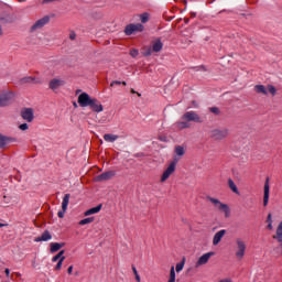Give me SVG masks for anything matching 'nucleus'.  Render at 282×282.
<instances>
[{"mask_svg":"<svg viewBox=\"0 0 282 282\" xmlns=\"http://www.w3.org/2000/svg\"><path fill=\"white\" fill-rule=\"evenodd\" d=\"M207 202H210V204L214 206L216 210L219 213H223L224 217L228 219L230 217V206L228 204L221 203L218 198L215 197H207Z\"/></svg>","mask_w":282,"mask_h":282,"instance_id":"f257e3e1","label":"nucleus"},{"mask_svg":"<svg viewBox=\"0 0 282 282\" xmlns=\"http://www.w3.org/2000/svg\"><path fill=\"white\" fill-rule=\"evenodd\" d=\"M246 241H243V239L241 238H237L236 239V259H238V261H241V259H243L246 257Z\"/></svg>","mask_w":282,"mask_h":282,"instance_id":"f03ea898","label":"nucleus"},{"mask_svg":"<svg viewBox=\"0 0 282 282\" xmlns=\"http://www.w3.org/2000/svg\"><path fill=\"white\" fill-rule=\"evenodd\" d=\"M254 91L257 94H262L263 96H268V94H271V96H276V88L272 85H268L267 87L263 85H257L254 86Z\"/></svg>","mask_w":282,"mask_h":282,"instance_id":"7ed1b4c3","label":"nucleus"},{"mask_svg":"<svg viewBox=\"0 0 282 282\" xmlns=\"http://www.w3.org/2000/svg\"><path fill=\"white\" fill-rule=\"evenodd\" d=\"M175 169H177V163L175 161H172L163 171L160 182L164 184V182H166V180H169V177H171V175L175 173Z\"/></svg>","mask_w":282,"mask_h":282,"instance_id":"20e7f679","label":"nucleus"},{"mask_svg":"<svg viewBox=\"0 0 282 282\" xmlns=\"http://www.w3.org/2000/svg\"><path fill=\"white\" fill-rule=\"evenodd\" d=\"M14 102V95L11 91H6L0 95V107H8Z\"/></svg>","mask_w":282,"mask_h":282,"instance_id":"39448f33","label":"nucleus"},{"mask_svg":"<svg viewBox=\"0 0 282 282\" xmlns=\"http://www.w3.org/2000/svg\"><path fill=\"white\" fill-rule=\"evenodd\" d=\"M61 87H65V79L61 78V77H55L53 79L50 80L48 83V88L52 91H58Z\"/></svg>","mask_w":282,"mask_h":282,"instance_id":"423d86ee","label":"nucleus"},{"mask_svg":"<svg viewBox=\"0 0 282 282\" xmlns=\"http://www.w3.org/2000/svg\"><path fill=\"white\" fill-rule=\"evenodd\" d=\"M182 120H185L186 122H202V118L195 111L185 112Z\"/></svg>","mask_w":282,"mask_h":282,"instance_id":"0eeeda50","label":"nucleus"},{"mask_svg":"<svg viewBox=\"0 0 282 282\" xmlns=\"http://www.w3.org/2000/svg\"><path fill=\"white\" fill-rule=\"evenodd\" d=\"M215 257V252L209 251L200 256L196 261V268H202V265H206L210 261V258Z\"/></svg>","mask_w":282,"mask_h":282,"instance_id":"6e6552de","label":"nucleus"},{"mask_svg":"<svg viewBox=\"0 0 282 282\" xmlns=\"http://www.w3.org/2000/svg\"><path fill=\"white\" fill-rule=\"evenodd\" d=\"M230 131L227 128L224 129H215L212 131V137L215 140H224V138H228Z\"/></svg>","mask_w":282,"mask_h":282,"instance_id":"1a4fd4ad","label":"nucleus"},{"mask_svg":"<svg viewBox=\"0 0 282 282\" xmlns=\"http://www.w3.org/2000/svg\"><path fill=\"white\" fill-rule=\"evenodd\" d=\"M94 98H90L89 97V94L87 93H82L79 96H78V99H77V102L79 105V107H89V105L91 104V100Z\"/></svg>","mask_w":282,"mask_h":282,"instance_id":"9d476101","label":"nucleus"},{"mask_svg":"<svg viewBox=\"0 0 282 282\" xmlns=\"http://www.w3.org/2000/svg\"><path fill=\"white\" fill-rule=\"evenodd\" d=\"M144 30V25L142 24H129L126 26V34L127 36H131V34H135V32H142Z\"/></svg>","mask_w":282,"mask_h":282,"instance_id":"9b49d317","label":"nucleus"},{"mask_svg":"<svg viewBox=\"0 0 282 282\" xmlns=\"http://www.w3.org/2000/svg\"><path fill=\"white\" fill-rule=\"evenodd\" d=\"M69 194H65L63 202H62V210L57 213V217H59V219H63V217H65V213H67V207L69 206Z\"/></svg>","mask_w":282,"mask_h":282,"instance_id":"f8f14e48","label":"nucleus"},{"mask_svg":"<svg viewBox=\"0 0 282 282\" xmlns=\"http://www.w3.org/2000/svg\"><path fill=\"white\" fill-rule=\"evenodd\" d=\"M270 202V178H267L263 187V206H268Z\"/></svg>","mask_w":282,"mask_h":282,"instance_id":"ddd939ff","label":"nucleus"},{"mask_svg":"<svg viewBox=\"0 0 282 282\" xmlns=\"http://www.w3.org/2000/svg\"><path fill=\"white\" fill-rule=\"evenodd\" d=\"M116 176V172L113 171H108L104 172L102 174H99L95 177L96 182H107V180H111V177Z\"/></svg>","mask_w":282,"mask_h":282,"instance_id":"4468645a","label":"nucleus"},{"mask_svg":"<svg viewBox=\"0 0 282 282\" xmlns=\"http://www.w3.org/2000/svg\"><path fill=\"white\" fill-rule=\"evenodd\" d=\"M12 142H17L14 137L0 134V149H6V147H8V144H12Z\"/></svg>","mask_w":282,"mask_h":282,"instance_id":"2eb2a0df","label":"nucleus"},{"mask_svg":"<svg viewBox=\"0 0 282 282\" xmlns=\"http://www.w3.org/2000/svg\"><path fill=\"white\" fill-rule=\"evenodd\" d=\"M88 107H90L91 111H95L96 113L104 111L102 104H100L96 98H93Z\"/></svg>","mask_w":282,"mask_h":282,"instance_id":"dca6fc26","label":"nucleus"},{"mask_svg":"<svg viewBox=\"0 0 282 282\" xmlns=\"http://www.w3.org/2000/svg\"><path fill=\"white\" fill-rule=\"evenodd\" d=\"M21 116L26 122H32V120H34V110H32V108H26L22 110Z\"/></svg>","mask_w":282,"mask_h":282,"instance_id":"f3484780","label":"nucleus"},{"mask_svg":"<svg viewBox=\"0 0 282 282\" xmlns=\"http://www.w3.org/2000/svg\"><path fill=\"white\" fill-rule=\"evenodd\" d=\"M226 237V229H221L214 235L213 246H219L221 239Z\"/></svg>","mask_w":282,"mask_h":282,"instance_id":"a211bd4d","label":"nucleus"},{"mask_svg":"<svg viewBox=\"0 0 282 282\" xmlns=\"http://www.w3.org/2000/svg\"><path fill=\"white\" fill-rule=\"evenodd\" d=\"M162 47H164V44L160 39L152 42V52H162Z\"/></svg>","mask_w":282,"mask_h":282,"instance_id":"6ab92c4d","label":"nucleus"},{"mask_svg":"<svg viewBox=\"0 0 282 282\" xmlns=\"http://www.w3.org/2000/svg\"><path fill=\"white\" fill-rule=\"evenodd\" d=\"M99 210H102V205H98L96 207H93L84 213L85 217H89L90 215L98 214Z\"/></svg>","mask_w":282,"mask_h":282,"instance_id":"aec40b11","label":"nucleus"},{"mask_svg":"<svg viewBox=\"0 0 282 282\" xmlns=\"http://www.w3.org/2000/svg\"><path fill=\"white\" fill-rule=\"evenodd\" d=\"M189 127H191V123H188V121H178L175 123V128L177 129V131L188 129Z\"/></svg>","mask_w":282,"mask_h":282,"instance_id":"412c9836","label":"nucleus"},{"mask_svg":"<svg viewBox=\"0 0 282 282\" xmlns=\"http://www.w3.org/2000/svg\"><path fill=\"white\" fill-rule=\"evenodd\" d=\"M47 21H50V19L47 18H43L41 20H39L33 26L32 30H39L40 28H43V25H45L47 23Z\"/></svg>","mask_w":282,"mask_h":282,"instance_id":"4be33fe9","label":"nucleus"},{"mask_svg":"<svg viewBox=\"0 0 282 282\" xmlns=\"http://www.w3.org/2000/svg\"><path fill=\"white\" fill-rule=\"evenodd\" d=\"M51 252H58V250H61V248L65 247V243H59V242H52L51 245Z\"/></svg>","mask_w":282,"mask_h":282,"instance_id":"5701e85b","label":"nucleus"},{"mask_svg":"<svg viewBox=\"0 0 282 282\" xmlns=\"http://www.w3.org/2000/svg\"><path fill=\"white\" fill-rule=\"evenodd\" d=\"M50 239H52V234H50V231H45L41 237L35 238V241H50Z\"/></svg>","mask_w":282,"mask_h":282,"instance_id":"b1692460","label":"nucleus"},{"mask_svg":"<svg viewBox=\"0 0 282 282\" xmlns=\"http://www.w3.org/2000/svg\"><path fill=\"white\" fill-rule=\"evenodd\" d=\"M228 186L232 193H236V195H239V188H237V184H235V181L232 178L228 180Z\"/></svg>","mask_w":282,"mask_h":282,"instance_id":"393cba45","label":"nucleus"},{"mask_svg":"<svg viewBox=\"0 0 282 282\" xmlns=\"http://www.w3.org/2000/svg\"><path fill=\"white\" fill-rule=\"evenodd\" d=\"M118 135L117 134H111V133H107L104 135V140L105 142H116V140H118Z\"/></svg>","mask_w":282,"mask_h":282,"instance_id":"a878e982","label":"nucleus"},{"mask_svg":"<svg viewBox=\"0 0 282 282\" xmlns=\"http://www.w3.org/2000/svg\"><path fill=\"white\" fill-rule=\"evenodd\" d=\"M186 264V258H183V260L178 263H176V267L174 268V270L180 273L182 272V270H184V265Z\"/></svg>","mask_w":282,"mask_h":282,"instance_id":"bb28decb","label":"nucleus"},{"mask_svg":"<svg viewBox=\"0 0 282 282\" xmlns=\"http://www.w3.org/2000/svg\"><path fill=\"white\" fill-rule=\"evenodd\" d=\"M63 257H65V250H61L56 256H54L52 258V262L56 263V261H59Z\"/></svg>","mask_w":282,"mask_h":282,"instance_id":"cd10ccee","label":"nucleus"},{"mask_svg":"<svg viewBox=\"0 0 282 282\" xmlns=\"http://www.w3.org/2000/svg\"><path fill=\"white\" fill-rule=\"evenodd\" d=\"M22 83H34V84H37V83H41V80L36 77H24L22 79Z\"/></svg>","mask_w":282,"mask_h":282,"instance_id":"c85d7f7f","label":"nucleus"},{"mask_svg":"<svg viewBox=\"0 0 282 282\" xmlns=\"http://www.w3.org/2000/svg\"><path fill=\"white\" fill-rule=\"evenodd\" d=\"M175 267L172 265L170 269V278L167 282H175Z\"/></svg>","mask_w":282,"mask_h":282,"instance_id":"c756f323","label":"nucleus"},{"mask_svg":"<svg viewBox=\"0 0 282 282\" xmlns=\"http://www.w3.org/2000/svg\"><path fill=\"white\" fill-rule=\"evenodd\" d=\"M87 224H94V217L85 218L79 221V226H87Z\"/></svg>","mask_w":282,"mask_h":282,"instance_id":"7c9ffc66","label":"nucleus"},{"mask_svg":"<svg viewBox=\"0 0 282 282\" xmlns=\"http://www.w3.org/2000/svg\"><path fill=\"white\" fill-rule=\"evenodd\" d=\"M175 153L178 155V158H182V155L185 153L184 148L182 145L175 147Z\"/></svg>","mask_w":282,"mask_h":282,"instance_id":"2f4dec72","label":"nucleus"},{"mask_svg":"<svg viewBox=\"0 0 282 282\" xmlns=\"http://www.w3.org/2000/svg\"><path fill=\"white\" fill-rule=\"evenodd\" d=\"M267 224H268V226H267L268 230H272V229L274 228V227L272 226V214H269V215H268Z\"/></svg>","mask_w":282,"mask_h":282,"instance_id":"473e14b6","label":"nucleus"},{"mask_svg":"<svg viewBox=\"0 0 282 282\" xmlns=\"http://www.w3.org/2000/svg\"><path fill=\"white\" fill-rule=\"evenodd\" d=\"M140 20L142 23H147L149 21V13H142Z\"/></svg>","mask_w":282,"mask_h":282,"instance_id":"72a5a7b5","label":"nucleus"},{"mask_svg":"<svg viewBox=\"0 0 282 282\" xmlns=\"http://www.w3.org/2000/svg\"><path fill=\"white\" fill-rule=\"evenodd\" d=\"M63 261H65V257H62V259L58 260L57 264L55 265V270H61V268H63Z\"/></svg>","mask_w":282,"mask_h":282,"instance_id":"f704fd0d","label":"nucleus"},{"mask_svg":"<svg viewBox=\"0 0 282 282\" xmlns=\"http://www.w3.org/2000/svg\"><path fill=\"white\" fill-rule=\"evenodd\" d=\"M138 54H139V52H138V50H135V48H132V50L130 51V56H132V58H135V56H138Z\"/></svg>","mask_w":282,"mask_h":282,"instance_id":"c9c22d12","label":"nucleus"},{"mask_svg":"<svg viewBox=\"0 0 282 282\" xmlns=\"http://www.w3.org/2000/svg\"><path fill=\"white\" fill-rule=\"evenodd\" d=\"M113 85H124V86H127V82H118V80H116V82H112L111 84H110V87H113Z\"/></svg>","mask_w":282,"mask_h":282,"instance_id":"e433bc0d","label":"nucleus"},{"mask_svg":"<svg viewBox=\"0 0 282 282\" xmlns=\"http://www.w3.org/2000/svg\"><path fill=\"white\" fill-rule=\"evenodd\" d=\"M19 129H21V131H28V129H29L28 123L20 124Z\"/></svg>","mask_w":282,"mask_h":282,"instance_id":"4c0bfd02","label":"nucleus"},{"mask_svg":"<svg viewBox=\"0 0 282 282\" xmlns=\"http://www.w3.org/2000/svg\"><path fill=\"white\" fill-rule=\"evenodd\" d=\"M209 111H212V113H215L217 116L219 113V108L213 107L209 109Z\"/></svg>","mask_w":282,"mask_h":282,"instance_id":"58836bf2","label":"nucleus"},{"mask_svg":"<svg viewBox=\"0 0 282 282\" xmlns=\"http://www.w3.org/2000/svg\"><path fill=\"white\" fill-rule=\"evenodd\" d=\"M218 282H235V281H232V278H225V279H221Z\"/></svg>","mask_w":282,"mask_h":282,"instance_id":"ea45409f","label":"nucleus"},{"mask_svg":"<svg viewBox=\"0 0 282 282\" xmlns=\"http://www.w3.org/2000/svg\"><path fill=\"white\" fill-rule=\"evenodd\" d=\"M72 272H74V265L68 267V269H67L68 274H72Z\"/></svg>","mask_w":282,"mask_h":282,"instance_id":"a19ab883","label":"nucleus"},{"mask_svg":"<svg viewBox=\"0 0 282 282\" xmlns=\"http://www.w3.org/2000/svg\"><path fill=\"white\" fill-rule=\"evenodd\" d=\"M132 271H133L134 276L139 275L138 269H135V267H132Z\"/></svg>","mask_w":282,"mask_h":282,"instance_id":"79ce46f5","label":"nucleus"},{"mask_svg":"<svg viewBox=\"0 0 282 282\" xmlns=\"http://www.w3.org/2000/svg\"><path fill=\"white\" fill-rule=\"evenodd\" d=\"M135 276V281L137 282H142L141 278H140V274L139 275H134Z\"/></svg>","mask_w":282,"mask_h":282,"instance_id":"37998d69","label":"nucleus"},{"mask_svg":"<svg viewBox=\"0 0 282 282\" xmlns=\"http://www.w3.org/2000/svg\"><path fill=\"white\" fill-rule=\"evenodd\" d=\"M4 273L7 274V276H10V269H6Z\"/></svg>","mask_w":282,"mask_h":282,"instance_id":"c03bdc74","label":"nucleus"},{"mask_svg":"<svg viewBox=\"0 0 282 282\" xmlns=\"http://www.w3.org/2000/svg\"><path fill=\"white\" fill-rule=\"evenodd\" d=\"M6 226H8V224H1L0 223V228H4Z\"/></svg>","mask_w":282,"mask_h":282,"instance_id":"a18cd8bd","label":"nucleus"},{"mask_svg":"<svg viewBox=\"0 0 282 282\" xmlns=\"http://www.w3.org/2000/svg\"><path fill=\"white\" fill-rule=\"evenodd\" d=\"M145 56H151V51H148V52L145 53Z\"/></svg>","mask_w":282,"mask_h":282,"instance_id":"49530a36","label":"nucleus"},{"mask_svg":"<svg viewBox=\"0 0 282 282\" xmlns=\"http://www.w3.org/2000/svg\"><path fill=\"white\" fill-rule=\"evenodd\" d=\"M193 106H194V107H197V104H196V102H193Z\"/></svg>","mask_w":282,"mask_h":282,"instance_id":"de8ad7c7","label":"nucleus"},{"mask_svg":"<svg viewBox=\"0 0 282 282\" xmlns=\"http://www.w3.org/2000/svg\"><path fill=\"white\" fill-rule=\"evenodd\" d=\"M47 1H50V0H45V2H47Z\"/></svg>","mask_w":282,"mask_h":282,"instance_id":"09e8293b","label":"nucleus"},{"mask_svg":"<svg viewBox=\"0 0 282 282\" xmlns=\"http://www.w3.org/2000/svg\"><path fill=\"white\" fill-rule=\"evenodd\" d=\"M0 34H1V28H0Z\"/></svg>","mask_w":282,"mask_h":282,"instance_id":"8fccbe9b","label":"nucleus"}]
</instances>
